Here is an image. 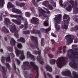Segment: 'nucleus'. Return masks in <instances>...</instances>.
<instances>
[{"mask_svg":"<svg viewBox=\"0 0 78 78\" xmlns=\"http://www.w3.org/2000/svg\"><path fill=\"white\" fill-rule=\"evenodd\" d=\"M10 17L12 18H17L18 20H14L12 19V21L13 22L16 23L17 25H20L21 24V20H25V18L22 17V15H17L12 14H10Z\"/></svg>","mask_w":78,"mask_h":78,"instance_id":"1","label":"nucleus"},{"mask_svg":"<svg viewBox=\"0 0 78 78\" xmlns=\"http://www.w3.org/2000/svg\"><path fill=\"white\" fill-rule=\"evenodd\" d=\"M61 15L60 14L57 15L54 18L55 22L56 23L55 26L56 30L57 31H59L60 30L61 28L60 27V25L56 23H59L61 22Z\"/></svg>","mask_w":78,"mask_h":78,"instance_id":"2","label":"nucleus"},{"mask_svg":"<svg viewBox=\"0 0 78 78\" xmlns=\"http://www.w3.org/2000/svg\"><path fill=\"white\" fill-rule=\"evenodd\" d=\"M56 63L58 67L61 68V67H63V66L65 65L66 64V62L65 60L64 57H61L57 60Z\"/></svg>","mask_w":78,"mask_h":78,"instance_id":"3","label":"nucleus"},{"mask_svg":"<svg viewBox=\"0 0 78 78\" xmlns=\"http://www.w3.org/2000/svg\"><path fill=\"white\" fill-rule=\"evenodd\" d=\"M62 74L64 76H70L69 78H78V74L76 72L73 71V75L74 76H71V72L69 71L62 72Z\"/></svg>","mask_w":78,"mask_h":78,"instance_id":"4","label":"nucleus"},{"mask_svg":"<svg viewBox=\"0 0 78 78\" xmlns=\"http://www.w3.org/2000/svg\"><path fill=\"white\" fill-rule=\"evenodd\" d=\"M63 20L65 19L67 20H65L64 21V25L63 26H62V29H65V30H67L68 28V25H69V21L70 20V18L69 17V16L65 14L63 17Z\"/></svg>","mask_w":78,"mask_h":78,"instance_id":"5","label":"nucleus"},{"mask_svg":"<svg viewBox=\"0 0 78 78\" xmlns=\"http://www.w3.org/2000/svg\"><path fill=\"white\" fill-rule=\"evenodd\" d=\"M30 39L32 41H34V44H31L30 45V47L34 49V48H36L37 49V50H39V48L38 47V43L37 41V38L36 37H34V36H30Z\"/></svg>","mask_w":78,"mask_h":78,"instance_id":"6","label":"nucleus"},{"mask_svg":"<svg viewBox=\"0 0 78 78\" xmlns=\"http://www.w3.org/2000/svg\"><path fill=\"white\" fill-rule=\"evenodd\" d=\"M10 30L12 33H14V36L17 39L19 38V34L17 33L16 31V27L15 25H10L9 26Z\"/></svg>","mask_w":78,"mask_h":78,"instance_id":"7","label":"nucleus"},{"mask_svg":"<svg viewBox=\"0 0 78 78\" xmlns=\"http://www.w3.org/2000/svg\"><path fill=\"white\" fill-rule=\"evenodd\" d=\"M34 53L35 55H37V54L39 56H37V61L39 62L40 64H44V61H41V59H42V57L41 55V50H38V51L36 50L35 51H34Z\"/></svg>","mask_w":78,"mask_h":78,"instance_id":"8","label":"nucleus"},{"mask_svg":"<svg viewBox=\"0 0 78 78\" xmlns=\"http://www.w3.org/2000/svg\"><path fill=\"white\" fill-rule=\"evenodd\" d=\"M23 65H22L21 67L23 70H28L31 69V66L30 65V62H23Z\"/></svg>","mask_w":78,"mask_h":78,"instance_id":"9","label":"nucleus"},{"mask_svg":"<svg viewBox=\"0 0 78 78\" xmlns=\"http://www.w3.org/2000/svg\"><path fill=\"white\" fill-rule=\"evenodd\" d=\"M15 53H16V55L17 56H19L20 54H21V55L20 59L21 60H23V59H25V55L23 54V51H20L17 49H16L15 50Z\"/></svg>","mask_w":78,"mask_h":78,"instance_id":"10","label":"nucleus"},{"mask_svg":"<svg viewBox=\"0 0 78 78\" xmlns=\"http://www.w3.org/2000/svg\"><path fill=\"white\" fill-rule=\"evenodd\" d=\"M38 11L39 12V16L40 17L41 16H43V18L44 17H47V15L45 14V11L44 10L38 7Z\"/></svg>","mask_w":78,"mask_h":78,"instance_id":"11","label":"nucleus"},{"mask_svg":"<svg viewBox=\"0 0 78 78\" xmlns=\"http://www.w3.org/2000/svg\"><path fill=\"white\" fill-rule=\"evenodd\" d=\"M65 37L67 41L66 44L67 45H69L70 44H72L73 42V38H72L71 35H68L65 36Z\"/></svg>","mask_w":78,"mask_h":78,"instance_id":"12","label":"nucleus"},{"mask_svg":"<svg viewBox=\"0 0 78 78\" xmlns=\"http://www.w3.org/2000/svg\"><path fill=\"white\" fill-rule=\"evenodd\" d=\"M69 65L72 68L75 69L77 68V65L74 59H72L69 63Z\"/></svg>","mask_w":78,"mask_h":78,"instance_id":"13","label":"nucleus"},{"mask_svg":"<svg viewBox=\"0 0 78 78\" xmlns=\"http://www.w3.org/2000/svg\"><path fill=\"white\" fill-rule=\"evenodd\" d=\"M2 76L3 78H7L6 76V72H7V69L5 68V67L4 66H2Z\"/></svg>","mask_w":78,"mask_h":78,"instance_id":"14","label":"nucleus"},{"mask_svg":"<svg viewBox=\"0 0 78 78\" xmlns=\"http://www.w3.org/2000/svg\"><path fill=\"white\" fill-rule=\"evenodd\" d=\"M71 52L72 53H71ZM73 54V50L72 49H69L68 50L67 53V56L68 57H69L70 58H73V56H72V54Z\"/></svg>","mask_w":78,"mask_h":78,"instance_id":"15","label":"nucleus"},{"mask_svg":"<svg viewBox=\"0 0 78 78\" xmlns=\"http://www.w3.org/2000/svg\"><path fill=\"white\" fill-rule=\"evenodd\" d=\"M4 20V23L5 25H6L7 28H8V25H9V24H11V23L10 21V20H9V19L8 18H5Z\"/></svg>","mask_w":78,"mask_h":78,"instance_id":"16","label":"nucleus"},{"mask_svg":"<svg viewBox=\"0 0 78 78\" xmlns=\"http://www.w3.org/2000/svg\"><path fill=\"white\" fill-rule=\"evenodd\" d=\"M38 20H39L38 19L33 17L31 20V23H34V24L37 25L38 23L37 21H38Z\"/></svg>","mask_w":78,"mask_h":78,"instance_id":"17","label":"nucleus"},{"mask_svg":"<svg viewBox=\"0 0 78 78\" xmlns=\"http://www.w3.org/2000/svg\"><path fill=\"white\" fill-rule=\"evenodd\" d=\"M13 12L17 13V14H21L22 11L19 9H17L15 8H13L12 10Z\"/></svg>","mask_w":78,"mask_h":78,"instance_id":"18","label":"nucleus"},{"mask_svg":"<svg viewBox=\"0 0 78 78\" xmlns=\"http://www.w3.org/2000/svg\"><path fill=\"white\" fill-rule=\"evenodd\" d=\"M16 4L17 6L20 7H23L25 5V3L24 2L20 3L17 1L16 2Z\"/></svg>","mask_w":78,"mask_h":78,"instance_id":"19","label":"nucleus"},{"mask_svg":"<svg viewBox=\"0 0 78 78\" xmlns=\"http://www.w3.org/2000/svg\"><path fill=\"white\" fill-rule=\"evenodd\" d=\"M45 67L47 71H48L49 72H52V68L50 66L48 65H45Z\"/></svg>","mask_w":78,"mask_h":78,"instance_id":"20","label":"nucleus"},{"mask_svg":"<svg viewBox=\"0 0 78 78\" xmlns=\"http://www.w3.org/2000/svg\"><path fill=\"white\" fill-rule=\"evenodd\" d=\"M27 56H29V57L30 58H31V59H34V61L35 60V59H34V56L31 54V53L29 51H28L27 52Z\"/></svg>","mask_w":78,"mask_h":78,"instance_id":"21","label":"nucleus"},{"mask_svg":"<svg viewBox=\"0 0 78 78\" xmlns=\"http://www.w3.org/2000/svg\"><path fill=\"white\" fill-rule=\"evenodd\" d=\"M24 75L26 78H27L28 76H29L30 77L31 76L32 74L31 73H28L27 71H25L24 73Z\"/></svg>","mask_w":78,"mask_h":78,"instance_id":"22","label":"nucleus"},{"mask_svg":"<svg viewBox=\"0 0 78 78\" xmlns=\"http://www.w3.org/2000/svg\"><path fill=\"white\" fill-rule=\"evenodd\" d=\"M17 41L18 42H21L22 43H25V39L23 37H21L20 39H18L17 40Z\"/></svg>","mask_w":78,"mask_h":78,"instance_id":"23","label":"nucleus"},{"mask_svg":"<svg viewBox=\"0 0 78 78\" xmlns=\"http://www.w3.org/2000/svg\"><path fill=\"white\" fill-rule=\"evenodd\" d=\"M14 5L10 2H8L7 5L8 8H14Z\"/></svg>","mask_w":78,"mask_h":78,"instance_id":"24","label":"nucleus"},{"mask_svg":"<svg viewBox=\"0 0 78 78\" xmlns=\"http://www.w3.org/2000/svg\"><path fill=\"white\" fill-rule=\"evenodd\" d=\"M10 44L12 45H16V41L13 38H12L10 41Z\"/></svg>","mask_w":78,"mask_h":78,"instance_id":"25","label":"nucleus"},{"mask_svg":"<svg viewBox=\"0 0 78 78\" xmlns=\"http://www.w3.org/2000/svg\"><path fill=\"white\" fill-rule=\"evenodd\" d=\"M2 31L6 33H9V30L6 29L5 27H3L2 29Z\"/></svg>","mask_w":78,"mask_h":78,"instance_id":"26","label":"nucleus"},{"mask_svg":"<svg viewBox=\"0 0 78 78\" xmlns=\"http://www.w3.org/2000/svg\"><path fill=\"white\" fill-rule=\"evenodd\" d=\"M73 56H74V58H77L78 59V57H76L75 55H78V52L76 51H73V54H72Z\"/></svg>","mask_w":78,"mask_h":78,"instance_id":"27","label":"nucleus"},{"mask_svg":"<svg viewBox=\"0 0 78 78\" xmlns=\"http://www.w3.org/2000/svg\"><path fill=\"white\" fill-rule=\"evenodd\" d=\"M72 7L71 5H69L66 8V9L68 11L70 12V11H72V9H72Z\"/></svg>","mask_w":78,"mask_h":78,"instance_id":"28","label":"nucleus"},{"mask_svg":"<svg viewBox=\"0 0 78 78\" xmlns=\"http://www.w3.org/2000/svg\"><path fill=\"white\" fill-rule=\"evenodd\" d=\"M4 5H5V0H0V6L3 7Z\"/></svg>","mask_w":78,"mask_h":78,"instance_id":"29","label":"nucleus"},{"mask_svg":"<svg viewBox=\"0 0 78 78\" xmlns=\"http://www.w3.org/2000/svg\"><path fill=\"white\" fill-rule=\"evenodd\" d=\"M68 2L70 4L72 5V8H73V7H74V1L73 0L69 1Z\"/></svg>","mask_w":78,"mask_h":78,"instance_id":"30","label":"nucleus"},{"mask_svg":"<svg viewBox=\"0 0 78 78\" xmlns=\"http://www.w3.org/2000/svg\"><path fill=\"white\" fill-rule=\"evenodd\" d=\"M24 27L25 29H27L29 27L27 21H26L24 23Z\"/></svg>","mask_w":78,"mask_h":78,"instance_id":"31","label":"nucleus"},{"mask_svg":"<svg viewBox=\"0 0 78 78\" xmlns=\"http://www.w3.org/2000/svg\"><path fill=\"white\" fill-rule=\"evenodd\" d=\"M2 59H1V61L2 62L3 64H5V59H6V57L2 56L1 57Z\"/></svg>","mask_w":78,"mask_h":78,"instance_id":"32","label":"nucleus"},{"mask_svg":"<svg viewBox=\"0 0 78 78\" xmlns=\"http://www.w3.org/2000/svg\"><path fill=\"white\" fill-rule=\"evenodd\" d=\"M32 3H33L35 6H38V4H37V3L35 2V0H32Z\"/></svg>","mask_w":78,"mask_h":78,"instance_id":"33","label":"nucleus"},{"mask_svg":"<svg viewBox=\"0 0 78 78\" xmlns=\"http://www.w3.org/2000/svg\"><path fill=\"white\" fill-rule=\"evenodd\" d=\"M55 61H56V60H55V59H51L50 60V62L51 64H52V65L55 64Z\"/></svg>","mask_w":78,"mask_h":78,"instance_id":"34","label":"nucleus"},{"mask_svg":"<svg viewBox=\"0 0 78 78\" xmlns=\"http://www.w3.org/2000/svg\"><path fill=\"white\" fill-rule=\"evenodd\" d=\"M30 33V30H24L23 31V33L24 34H29Z\"/></svg>","mask_w":78,"mask_h":78,"instance_id":"35","label":"nucleus"},{"mask_svg":"<svg viewBox=\"0 0 78 78\" xmlns=\"http://www.w3.org/2000/svg\"><path fill=\"white\" fill-rule=\"evenodd\" d=\"M50 49H51V48H49L48 47H46L45 48V51H44V54L45 55V53H47V52L48 51H49L50 50Z\"/></svg>","mask_w":78,"mask_h":78,"instance_id":"36","label":"nucleus"},{"mask_svg":"<svg viewBox=\"0 0 78 78\" xmlns=\"http://www.w3.org/2000/svg\"><path fill=\"white\" fill-rule=\"evenodd\" d=\"M6 61L7 62H11V57L10 56L6 57Z\"/></svg>","mask_w":78,"mask_h":78,"instance_id":"37","label":"nucleus"},{"mask_svg":"<svg viewBox=\"0 0 78 78\" xmlns=\"http://www.w3.org/2000/svg\"><path fill=\"white\" fill-rule=\"evenodd\" d=\"M58 50L59 51H57V54H59V53H62V51H61V50H62V46H60L58 48Z\"/></svg>","mask_w":78,"mask_h":78,"instance_id":"38","label":"nucleus"},{"mask_svg":"<svg viewBox=\"0 0 78 78\" xmlns=\"http://www.w3.org/2000/svg\"><path fill=\"white\" fill-rule=\"evenodd\" d=\"M48 2L45 1L43 2L42 4L43 5H44V6H47L48 5Z\"/></svg>","mask_w":78,"mask_h":78,"instance_id":"39","label":"nucleus"},{"mask_svg":"<svg viewBox=\"0 0 78 78\" xmlns=\"http://www.w3.org/2000/svg\"><path fill=\"white\" fill-rule=\"evenodd\" d=\"M44 38H42L41 39V46H44V44H45V43H44Z\"/></svg>","mask_w":78,"mask_h":78,"instance_id":"40","label":"nucleus"},{"mask_svg":"<svg viewBox=\"0 0 78 78\" xmlns=\"http://www.w3.org/2000/svg\"><path fill=\"white\" fill-rule=\"evenodd\" d=\"M25 16L26 17H30V16H31V14L29 12H26L25 13Z\"/></svg>","mask_w":78,"mask_h":78,"instance_id":"41","label":"nucleus"},{"mask_svg":"<svg viewBox=\"0 0 78 78\" xmlns=\"http://www.w3.org/2000/svg\"><path fill=\"white\" fill-rule=\"evenodd\" d=\"M17 47L18 48H22V45L21 44L19 43L17 44Z\"/></svg>","mask_w":78,"mask_h":78,"instance_id":"42","label":"nucleus"},{"mask_svg":"<svg viewBox=\"0 0 78 78\" xmlns=\"http://www.w3.org/2000/svg\"><path fill=\"white\" fill-rule=\"evenodd\" d=\"M5 65L7 69H8L9 70H10V66L9 65V63H7L5 64Z\"/></svg>","mask_w":78,"mask_h":78,"instance_id":"43","label":"nucleus"},{"mask_svg":"<svg viewBox=\"0 0 78 78\" xmlns=\"http://www.w3.org/2000/svg\"><path fill=\"white\" fill-rule=\"evenodd\" d=\"M51 42L52 43L53 45H56V42H55V40L53 39H51Z\"/></svg>","mask_w":78,"mask_h":78,"instance_id":"44","label":"nucleus"},{"mask_svg":"<svg viewBox=\"0 0 78 78\" xmlns=\"http://www.w3.org/2000/svg\"><path fill=\"white\" fill-rule=\"evenodd\" d=\"M30 9L32 12H33L34 14H35V13H36V11H35V10L34 9V8L33 7H31L30 8Z\"/></svg>","mask_w":78,"mask_h":78,"instance_id":"45","label":"nucleus"},{"mask_svg":"<svg viewBox=\"0 0 78 78\" xmlns=\"http://www.w3.org/2000/svg\"><path fill=\"white\" fill-rule=\"evenodd\" d=\"M7 48L8 50H9V51H12V48L10 46H8L7 47Z\"/></svg>","mask_w":78,"mask_h":78,"instance_id":"46","label":"nucleus"},{"mask_svg":"<svg viewBox=\"0 0 78 78\" xmlns=\"http://www.w3.org/2000/svg\"><path fill=\"white\" fill-rule=\"evenodd\" d=\"M40 30L42 31V32H45V31L46 32V31H47V30H46V29L42 28L40 29Z\"/></svg>","mask_w":78,"mask_h":78,"instance_id":"47","label":"nucleus"},{"mask_svg":"<svg viewBox=\"0 0 78 78\" xmlns=\"http://www.w3.org/2000/svg\"><path fill=\"white\" fill-rule=\"evenodd\" d=\"M48 7L49 9H50V10H52V9H53V7H52L51 5H48Z\"/></svg>","mask_w":78,"mask_h":78,"instance_id":"48","label":"nucleus"},{"mask_svg":"<svg viewBox=\"0 0 78 78\" xmlns=\"http://www.w3.org/2000/svg\"><path fill=\"white\" fill-rule=\"evenodd\" d=\"M59 4L61 6H63V4L62 3V0H60L59 1Z\"/></svg>","mask_w":78,"mask_h":78,"instance_id":"49","label":"nucleus"},{"mask_svg":"<svg viewBox=\"0 0 78 78\" xmlns=\"http://www.w3.org/2000/svg\"><path fill=\"white\" fill-rule=\"evenodd\" d=\"M45 9L46 11V13L47 14H50V12L48 10V9L45 8Z\"/></svg>","mask_w":78,"mask_h":78,"instance_id":"50","label":"nucleus"},{"mask_svg":"<svg viewBox=\"0 0 78 78\" xmlns=\"http://www.w3.org/2000/svg\"><path fill=\"white\" fill-rule=\"evenodd\" d=\"M76 29H75V27H72L71 29V31H76Z\"/></svg>","mask_w":78,"mask_h":78,"instance_id":"51","label":"nucleus"},{"mask_svg":"<svg viewBox=\"0 0 78 78\" xmlns=\"http://www.w3.org/2000/svg\"><path fill=\"white\" fill-rule=\"evenodd\" d=\"M47 75L48 76H49L50 78H53V77H52V76L51 75V74H50L49 73H47Z\"/></svg>","mask_w":78,"mask_h":78,"instance_id":"52","label":"nucleus"},{"mask_svg":"<svg viewBox=\"0 0 78 78\" xmlns=\"http://www.w3.org/2000/svg\"><path fill=\"white\" fill-rule=\"evenodd\" d=\"M66 46H65L63 47V50L64 53H66Z\"/></svg>","mask_w":78,"mask_h":78,"instance_id":"53","label":"nucleus"},{"mask_svg":"<svg viewBox=\"0 0 78 78\" xmlns=\"http://www.w3.org/2000/svg\"><path fill=\"white\" fill-rule=\"evenodd\" d=\"M78 38H76L74 40V43H75V44H76V43H78Z\"/></svg>","mask_w":78,"mask_h":78,"instance_id":"54","label":"nucleus"},{"mask_svg":"<svg viewBox=\"0 0 78 78\" xmlns=\"http://www.w3.org/2000/svg\"><path fill=\"white\" fill-rule=\"evenodd\" d=\"M16 60L17 61V62L18 64V65H19V64H20V61H19V59H16Z\"/></svg>","mask_w":78,"mask_h":78,"instance_id":"55","label":"nucleus"},{"mask_svg":"<svg viewBox=\"0 0 78 78\" xmlns=\"http://www.w3.org/2000/svg\"><path fill=\"white\" fill-rule=\"evenodd\" d=\"M48 56L50 58H53L54 56L51 54H48Z\"/></svg>","mask_w":78,"mask_h":78,"instance_id":"56","label":"nucleus"},{"mask_svg":"<svg viewBox=\"0 0 78 78\" xmlns=\"http://www.w3.org/2000/svg\"><path fill=\"white\" fill-rule=\"evenodd\" d=\"M51 36H53V37H57L56 35L55 34H54V33H51Z\"/></svg>","mask_w":78,"mask_h":78,"instance_id":"57","label":"nucleus"},{"mask_svg":"<svg viewBox=\"0 0 78 78\" xmlns=\"http://www.w3.org/2000/svg\"><path fill=\"white\" fill-rule=\"evenodd\" d=\"M43 24L44 25H45V26H46V27H47V26L48 25V23H47V22L46 21H44Z\"/></svg>","mask_w":78,"mask_h":78,"instance_id":"58","label":"nucleus"},{"mask_svg":"<svg viewBox=\"0 0 78 78\" xmlns=\"http://www.w3.org/2000/svg\"><path fill=\"white\" fill-rule=\"evenodd\" d=\"M46 30H47V31H46V33H48V31H50L51 30V28H48L47 29H46Z\"/></svg>","mask_w":78,"mask_h":78,"instance_id":"59","label":"nucleus"},{"mask_svg":"<svg viewBox=\"0 0 78 78\" xmlns=\"http://www.w3.org/2000/svg\"><path fill=\"white\" fill-rule=\"evenodd\" d=\"M31 34H34L36 33V32L34 30H32L30 31Z\"/></svg>","mask_w":78,"mask_h":78,"instance_id":"60","label":"nucleus"},{"mask_svg":"<svg viewBox=\"0 0 78 78\" xmlns=\"http://www.w3.org/2000/svg\"><path fill=\"white\" fill-rule=\"evenodd\" d=\"M13 67H14V70H16V64L15 63L13 64Z\"/></svg>","mask_w":78,"mask_h":78,"instance_id":"61","label":"nucleus"},{"mask_svg":"<svg viewBox=\"0 0 78 78\" xmlns=\"http://www.w3.org/2000/svg\"><path fill=\"white\" fill-rule=\"evenodd\" d=\"M72 48H76V47H77V45H73L72 46Z\"/></svg>","mask_w":78,"mask_h":78,"instance_id":"62","label":"nucleus"},{"mask_svg":"<svg viewBox=\"0 0 78 78\" xmlns=\"http://www.w3.org/2000/svg\"><path fill=\"white\" fill-rule=\"evenodd\" d=\"M74 28H75V29H76V30H78V25H76L75 27Z\"/></svg>","mask_w":78,"mask_h":78,"instance_id":"63","label":"nucleus"},{"mask_svg":"<svg viewBox=\"0 0 78 78\" xmlns=\"http://www.w3.org/2000/svg\"><path fill=\"white\" fill-rule=\"evenodd\" d=\"M74 22H75L76 23H78V19H76L74 20Z\"/></svg>","mask_w":78,"mask_h":78,"instance_id":"64","label":"nucleus"}]
</instances>
